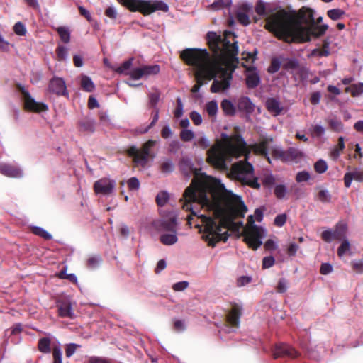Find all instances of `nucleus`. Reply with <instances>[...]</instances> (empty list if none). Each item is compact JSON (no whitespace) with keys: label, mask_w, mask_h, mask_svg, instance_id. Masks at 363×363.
Wrapping results in <instances>:
<instances>
[{"label":"nucleus","mask_w":363,"mask_h":363,"mask_svg":"<svg viewBox=\"0 0 363 363\" xmlns=\"http://www.w3.org/2000/svg\"><path fill=\"white\" fill-rule=\"evenodd\" d=\"M179 169L187 178L194 174L189 186H188L180 199L182 208L191 214L187 216V223L192 225L194 217L200 220V223H196L195 228L203 232L202 239L208 242V245L215 247L220 241L226 242L229 234L228 231L221 233L223 228H227L228 224L225 219H221L218 223L214 218L203 214H199L201 208H206L208 211H213L215 214L220 213V202L222 198L224 186L220 180L201 173V169L194 167L191 161L186 157L181 159Z\"/></svg>","instance_id":"obj_1"},{"label":"nucleus","mask_w":363,"mask_h":363,"mask_svg":"<svg viewBox=\"0 0 363 363\" xmlns=\"http://www.w3.org/2000/svg\"><path fill=\"white\" fill-rule=\"evenodd\" d=\"M206 39L214 58L211 57L206 49L186 48L180 55L185 64L196 69V83L191 88L193 93L198 92L205 81L212 79V93L227 90L230 86L233 73L239 63L238 48L235 43L230 44L213 31L207 33Z\"/></svg>","instance_id":"obj_2"},{"label":"nucleus","mask_w":363,"mask_h":363,"mask_svg":"<svg viewBox=\"0 0 363 363\" xmlns=\"http://www.w3.org/2000/svg\"><path fill=\"white\" fill-rule=\"evenodd\" d=\"M265 22V29L289 43L310 41L311 36L319 38L328 28L326 24L315 25L314 10L306 7L298 11L280 9L267 16Z\"/></svg>","instance_id":"obj_3"},{"label":"nucleus","mask_w":363,"mask_h":363,"mask_svg":"<svg viewBox=\"0 0 363 363\" xmlns=\"http://www.w3.org/2000/svg\"><path fill=\"white\" fill-rule=\"evenodd\" d=\"M250 150L247 145L240 135H235L231 138H228L225 145L217 144L213 145L207 151V162L216 169L227 170L226 160L228 157H240L245 156L243 160L234 163L229 173V176L242 183L248 175L254 172L252 164L248 162V155Z\"/></svg>","instance_id":"obj_4"},{"label":"nucleus","mask_w":363,"mask_h":363,"mask_svg":"<svg viewBox=\"0 0 363 363\" xmlns=\"http://www.w3.org/2000/svg\"><path fill=\"white\" fill-rule=\"evenodd\" d=\"M123 6L133 12H140L143 16H148L157 11H168L167 4L157 0H117Z\"/></svg>","instance_id":"obj_5"},{"label":"nucleus","mask_w":363,"mask_h":363,"mask_svg":"<svg viewBox=\"0 0 363 363\" xmlns=\"http://www.w3.org/2000/svg\"><path fill=\"white\" fill-rule=\"evenodd\" d=\"M156 144V141L153 140H148L143 144L140 149H138L135 146L130 147L126 153L128 157L133 158V162L136 166H141L145 167L149 160V158H153L154 155L151 153V148Z\"/></svg>","instance_id":"obj_6"},{"label":"nucleus","mask_w":363,"mask_h":363,"mask_svg":"<svg viewBox=\"0 0 363 363\" xmlns=\"http://www.w3.org/2000/svg\"><path fill=\"white\" fill-rule=\"evenodd\" d=\"M244 242L253 250H257L262 244L264 230L257 225L246 226L243 231Z\"/></svg>","instance_id":"obj_7"},{"label":"nucleus","mask_w":363,"mask_h":363,"mask_svg":"<svg viewBox=\"0 0 363 363\" xmlns=\"http://www.w3.org/2000/svg\"><path fill=\"white\" fill-rule=\"evenodd\" d=\"M16 88L23 96L24 108L26 111L33 113H40L45 112L48 110V106L45 104L35 101L23 86L18 84Z\"/></svg>","instance_id":"obj_8"},{"label":"nucleus","mask_w":363,"mask_h":363,"mask_svg":"<svg viewBox=\"0 0 363 363\" xmlns=\"http://www.w3.org/2000/svg\"><path fill=\"white\" fill-rule=\"evenodd\" d=\"M160 67L158 65H143L134 68L130 71L129 75L132 79L138 80L143 78H147L150 76L156 75L160 72Z\"/></svg>","instance_id":"obj_9"},{"label":"nucleus","mask_w":363,"mask_h":363,"mask_svg":"<svg viewBox=\"0 0 363 363\" xmlns=\"http://www.w3.org/2000/svg\"><path fill=\"white\" fill-rule=\"evenodd\" d=\"M347 233V225L344 223H337L333 231L325 230L321 233V238L326 242H330L333 240H342L345 238Z\"/></svg>","instance_id":"obj_10"},{"label":"nucleus","mask_w":363,"mask_h":363,"mask_svg":"<svg viewBox=\"0 0 363 363\" xmlns=\"http://www.w3.org/2000/svg\"><path fill=\"white\" fill-rule=\"evenodd\" d=\"M48 89L50 93L57 96H68L69 95L65 82L61 77H52L48 83Z\"/></svg>","instance_id":"obj_11"},{"label":"nucleus","mask_w":363,"mask_h":363,"mask_svg":"<svg viewBox=\"0 0 363 363\" xmlns=\"http://www.w3.org/2000/svg\"><path fill=\"white\" fill-rule=\"evenodd\" d=\"M115 182L108 178H102L94 184V190L96 194L108 195L115 187Z\"/></svg>","instance_id":"obj_12"},{"label":"nucleus","mask_w":363,"mask_h":363,"mask_svg":"<svg viewBox=\"0 0 363 363\" xmlns=\"http://www.w3.org/2000/svg\"><path fill=\"white\" fill-rule=\"evenodd\" d=\"M241 315L242 308L238 304L234 303L226 315L225 321L227 325L231 328H238Z\"/></svg>","instance_id":"obj_13"},{"label":"nucleus","mask_w":363,"mask_h":363,"mask_svg":"<svg viewBox=\"0 0 363 363\" xmlns=\"http://www.w3.org/2000/svg\"><path fill=\"white\" fill-rule=\"evenodd\" d=\"M252 4L242 3L238 6L236 18L242 26H246L250 23L249 13L252 11Z\"/></svg>","instance_id":"obj_14"},{"label":"nucleus","mask_w":363,"mask_h":363,"mask_svg":"<svg viewBox=\"0 0 363 363\" xmlns=\"http://www.w3.org/2000/svg\"><path fill=\"white\" fill-rule=\"evenodd\" d=\"M298 355V352L288 345L278 344L273 350V356L274 359H277L279 357L296 358Z\"/></svg>","instance_id":"obj_15"},{"label":"nucleus","mask_w":363,"mask_h":363,"mask_svg":"<svg viewBox=\"0 0 363 363\" xmlns=\"http://www.w3.org/2000/svg\"><path fill=\"white\" fill-rule=\"evenodd\" d=\"M272 142V138H264L259 143L250 145L248 150H252L255 155L267 157L269 152L268 147Z\"/></svg>","instance_id":"obj_16"},{"label":"nucleus","mask_w":363,"mask_h":363,"mask_svg":"<svg viewBox=\"0 0 363 363\" xmlns=\"http://www.w3.org/2000/svg\"><path fill=\"white\" fill-rule=\"evenodd\" d=\"M0 173L9 177L19 178L23 176L22 170L16 165L1 163Z\"/></svg>","instance_id":"obj_17"},{"label":"nucleus","mask_w":363,"mask_h":363,"mask_svg":"<svg viewBox=\"0 0 363 363\" xmlns=\"http://www.w3.org/2000/svg\"><path fill=\"white\" fill-rule=\"evenodd\" d=\"M246 70L248 74L246 75V85L248 89H255L260 83V77L257 72H255V67H247Z\"/></svg>","instance_id":"obj_18"},{"label":"nucleus","mask_w":363,"mask_h":363,"mask_svg":"<svg viewBox=\"0 0 363 363\" xmlns=\"http://www.w3.org/2000/svg\"><path fill=\"white\" fill-rule=\"evenodd\" d=\"M57 307L60 317L74 318V314L72 310L71 303L69 301H58Z\"/></svg>","instance_id":"obj_19"},{"label":"nucleus","mask_w":363,"mask_h":363,"mask_svg":"<svg viewBox=\"0 0 363 363\" xmlns=\"http://www.w3.org/2000/svg\"><path fill=\"white\" fill-rule=\"evenodd\" d=\"M266 108L267 111L274 116L280 115L284 109L280 101L275 98H269L267 99Z\"/></svg>","instance_id":"obj_20"},{"label":"nucleus","mask_w":363,"mask_h":363,"mask_svg":"<svg viewBox=\"0 0 363 363\" xmlns=\"http://www.w3.org/2000/svg\"><path fill=\"white\" fill-rule=\"evenodd\" d=\"M353 179L359 182H363V171L355 169L352 172H347L344 176L345 187L349 188Z\"/></svg>","instance_id":"obj_21"},{"label":"nucleus","mask_w":363,"mask_h":363,"mask_svg":"<svg viewBox=\"0 0 363 363\" xmlns=\"http://www.w3.org/2000/svg\"><path fill=\"white\" fill-rule=\"evenodd\" d=\"M78 126L80 131L94 133L95 130L94 121L87 117L81 119L78 123Z\"/></svg>","instance_id":"obj_22"},{"label":"nucleus","mask_w":363,"mask_h":363,"mask_svg":"<svg viewBox=\"0 0 363 363\" xmlns=\"http://www.w3.org/2000/svg\"><path fill=\"white\" fill-rule=\"evenodd\" d=\"M177 218L171 217L167 219L162 220L160 223V230L171 233H177Z\"/></svg>","instance_id":"obj_23"},{"label":"nucleus","mask_w":363,"mask_h":363,"mask_svg":"<svg viewBox=\"0 0 363 363\" xmlns=\"http://www.w3.org/2000/svg\"><path fill=\"white\" fill-rule=\"evenodd\" d=\"M238 108L240 111L246 113H252L254 111V105L247 96L241 97L238 101Z\"/></svg>","instance_id":"obj_24"},{"label":"nucleus","mask_w":363,"mask_h":363,"mask_svg":"<svg viewBox=\"0 0 363 363\" xmlns=\"http://www.w3.org/2000/svg\"><path fill=\"white\" fill-rule=\"evenodd\" d=\"M232 4L231 0H215L208 6V9L218 11L225 8H229Z\"/></svg>","instance_id":"obj_25"},{"label":"nucleus","mask_w":363,"mask_h":363,"mask_svg":"<svg viewBox=\"0 0 363 363\" xmlns=\"http://www.w3.org/2000/svg\"><path fill=\"white\" fill-rule=\"evenodd\" d=\"M160 240L164 245H172L178 241L177 233L162 234L160 237Z\"/></svg>","instance_id":"obj_26"},{"label":"nucleus","mask_w":363,"mask_h":363,"mask_svg":"<svg viewBox=\"0 0 363 363\" xmlns=\"http://www.w3.org/2000/svg\"><path fill=\"white\" fill-rule=\"evenodd\" d=\"M221 108L226 116H234L236 109L233 104L228 99H223L221 102Z\"/></svg>","instance_id":"obj_27"},{"label":"nucleus","mask_w":363,"mask_h":363,"mask_svg":"<svg viewBox=\"0 0 363 363\" xmlns=\"http://www.w3.org/2000/svg\"><path fill=\"white\" fill-rule=\"evenodd\" d=\"M81 87L86 92H91L94 90L95 85L89 77L82 75L81 79Z\"/></svg>","instance_id":"obj_28"},{"label":"nucleus","mask_w":363,"mask_h":363,"mask_svg":"<svg viewBox=\"0 0 363 363\" xmlns=\"http://www.w3.org/2000/svg\"><path fill=\"white\" fill-rule=\"evenodd\" d=\"M50 339L48 337H43L38 340V348L40 352L43 353H50Z\"/></svg>","instance_id":"obj_29"},{"label":"nucleus","mask_w":363,"mask_h":363,"mask_svg":"<svg viewBox=\"0 0 363 363\" xmlns=\"http://www.w3.org/2000/svg\"><path fill=\"white\" fill-rule=\"evenodd\" d=\"M285 162L293 161L302 156L301 152L294 147H289L287 150L285 151Z\"/></svg>","instance_id":"obj_30"},{"label":"nucleus","mask_w":363,"mask_h":363,"mask_svg":"<svg viewBox=\"0 0 363 363\" xmlns=\"http://www.w3.org/2000/svg\"><path fill=\"white\" fill-rule=\"evenodd\" d=\"M345 92L350 93L352 96H357L363 93V83L352 84L345 88Z\"/></svg>","instance_id":"obj_31"},{"label":"nucleus","mask_w":363,"mask_h":363,"mask_svg":"<svg viewBox=\"0 0 363 363\" xmlns=\"http://www.w3.org/2000/svg\"><path fill=\"white\" fill-rule=\"evenodd\" d=\"M61 40L65 43H68L70 40L69 30L65 26H60L56 29Z\"/></svg>","instance_id":"obj_32"},{"label":"nucleus","mask_w":363,"mask_h":363,"mask_svg":"<svg viewBox=\"0 0 363 363\" xmlns=\"http://www.w3.org/2000/svg\"><path fill=\"white\" fill-rule=\"evenodd\" d=\"M174 165L170 159H165L160 164V171L164 174L173 172Z\"/></svg>","instance_id":"obj_33"},{"label":"nucleus","mask_w":363,"mask_h":363,"mask_svg":"<svg viewBox=\"0 0 363 363\" xmlns=\"http://www.w3.org/2000/svg\"><path fill=\"white\" fill-rule=\"evenodd\" d=\"M345 13V11L340 9H333L327 11L328 16L333 21L341 19Z\"/></svg>","instance_id":"obj_34"},{"label":"nucleus","mask_w":363,"mask_h":363,"mask_svg":"<svg viewBox=\"0 0 363 363\" xmlns=\"http://www.w3.org/2000/svg\"><path fill=\"white\" fill-rule=\"evenodd\" d=\"M31 231L33 234L40 236L46 240H50L52 239V235L45 229L40 227H33Z\"/></svg>","instance_id":"obj_35"},{"label":"nucleus","mask_w":363,"mask_h":363,"mask_svg":"<svg viewBox=\"0 0 363 363\" xmlns=\"http://www.w3.org/2000/svg\"><path fill=\"white\" fill-rule=\"evenodd\" d=\"M316 198L322 203H329L331 199V195L328 190L320 189L316 195Z\"/></svg>","instance_id":"obj_36"},{"label":"nucleus","mask_w":363,"mask_h":363,"mask_svg":"<svg viewBox=\"0 0 363 363\" xmlns=\"http://www.w3.org/2000/svg\"><path fill=\"white\" fill-rule=\"evenodd\" d=\"M282 67L286 70L296 69L299 67V62L296 59H286Z\"/></svg>","instance_id":"obj_37"},{"label":"nucleus","mask_w":363,"mask_h":363,"mask_svg":"<svg viewBox=\"0 0 363 363\" xmlns=\"http://www.w3.org/2000/svg\"><path fill=\"white\" fill-rule=\"evenodd\" d=\"M133 60V58H130L123 62L118 67H117L116 72L119 74H129L130 72L128 73L126 72L130 68Z\"/></svg>","instance_id":"obj_38"},{"label":"nucleus","mask_w":363,"mask_h":363,"mask_svg":"<svg viewBox=\"0 0 363 363\" xmlns=\"http://www.w3.org/2000/svg\"><path fill=\"white\" fill-rule=\"evenodd\" d=\"M310 133L313 138H320L324 134L325 128L320 125H314L311 127Z\"/></svg>","instance_id":"obj_39"},{"label":"nucleus","mask_w":363,"mask_h":363,"mask_svg":"<svg viewBox=\"0 0 363 363\" xmlns=\"http://www.w3.org/2000/svg\"><path fill=\"white\" fill-rule=\"evenodd\" d=\"M101 262L100 256H92L88 258L86 261V267L89 269H96Z\"/></svg>","instance_id":"obj_40"},{"label":"nucleus","mask_w":363,"mask_h":363,"mask_svg":"<svg viewBox=\"0 0 363 363\" xmlns=\"http://www.w3.org/2000/svg\"><path fill=\"white\" fill-rule=\"evenodd\" d=\"M345 149V142H344V138L342 136H340L338 138V143L336 147L334 148V150L332 152V155L335 157H337L340 156L341 152Z\"/></svg>","instance_id":"obj_41"},{"label":"nucleus","mask_w":363,"mask_h":363,"mask_svg":"<svg viewBox=\"0 0 363 363\" xmlns=\"http://www.w3.org/2000/svg\"><path fill=\"white\" fill-rule=\"evenodd\" d=\"M155 200L159 206H164L169 200V194L166 191H160L157 195Z\"/></svg>","instance_id":"obj_42"},{"label":"nucleus","mask_w":363,"mask_h":363,"mask_svg":"<svg viewBox=\"0 0 363 363\" xmlns=\"http://www.w3.org/2000/svg\"><path fill=\"white\" fill-rule=\"evenodd\" d=\"M57 58L59 61H64L67 59V48L63 45H58L55 50Z\"/></svg>","instance_id":"obj_43"},{"label":"nucleus","mask_w":363,"mask_h":363,"mask_svg":"<svg viewBox=\"0 0 363 363\" xmlns=\"http://www.w3.org/2000/svg\"><path fill=\"white\" fill-rule=\"evenodd\" d=\"M206 110L210 116H216L218 111V104L216 101H211L206 105Z\"/></svg>","instance_id":"obj_44"},{"label":"nucleus","mask_w":363,"mask_h":363,"mask_svg":"<svg viewBox=\"0 0 363 363\" xmlns=\"http://www.w3.org/2000/svg\"><path fill=\"white\" fill-rule=\"evenodd\" d=\"M328 123L330 129L335 132H340L342 130V123L340 120L332 118L328 120Z\"/></svg>","instance_id":"obj_45"},{"label":"nucleus","mask_w":363,"mask_h":363,"mask_svg":"<svg viewBox=\"0 0 363 363\" xmlns=\"http://www.w3.org/2000/svg\"><path fill=\"white\" fill-rule=\"evenodd\" d=\"M314 169L318 174H323L328 169V164L323 160H318L314 164Z\"/></svg>","instance_id":"obj_46"},{"label":"nucleus","mask_w":363,"mask_h":363,"mask_svg":"<svg viewBox=\"0 0 363 363\" xmlns=\"http://www.w3.org/2000/svg\"><path fill=\"white\" fill-rule=\"evenodd\" d=\"M274 193L277 199H282L286 194V187L283 184L277 185L274 188Z\"/></svg>","instance_id":"obj_47"},{"label":"nucleus","mask_w":363,"mask_h":363,"mask_svg":"<svg viewBox=\"0 0 363 363\" xmlns=\"http://www.w3.org/2000/svg\"><path fill=\"white\" fill-rule=\"evenodd\" d=\"M281 67V62L277 58H273L271 60L269 67L267 69V72L271 74H274L278 72Z\"/></svg>","instance_id":"obj_48"},{"label":"nucleus","mask_w":363,"mask_h":363,"mask_svg":"<svg viewBox=\"0 0 363 363\" xmlns=\"http://www.w3.org/2000/svg\"><path fill=\"white\" fill-rule=\"evenodd\" d=\"M342 242L340 246L337 249V255L339 257H342L346 252L350 250V245L347 240L345 238L342 240Z\"/></svg>","instance_id":"obj_49"},{"label":"nucleus","mask_w":363,"mask_h":363,"mask_svg":"<svg viewBox=\"0 0 363 363\" xmlns=\"http://www.w3.org/2000/svg\"><path fill=\"white\" fill-rule=\"evenodd\" d=\"M241 184L255 189H259L260 188V184L258 182V179L257 177H254L253 179H248L247 177Z\"/></svg>","instance_id":"obj_50"},{"label":"nucleus","mask_w":363,"mask_h":363,"mask_svg":"<svg viewBox=\"0 0 363 363\" xmlns=\"http://www.w3.org/2000/svg\"><path fill=\"white\" fill-rule=\"evenodd\" d=\"M53 363H62V354L60 347L55 346L52 349Z\"/></svg>","instance_id":"obj_51"},{"label":"nucleus","mask_w":363,"mask_h":363,"mask_svg":"<svg viewBox=\"0 0 363 363\" xmlns=\"http://www.w3.org/2000/svg\"><path fill=\"white\" fill-rule=\"evenodd\" d=\"M127 184L130 191L138 190L140 185L139 180L135 177L130 178L127 182Z\"/></svg>","instance_id":"obj_52"},{"label":"nucleus","mask_w":363,"mask_h":363,"mask_svg":"<svg viewBox=\"0 0 363 363\" xmlns=\"http://www.w3.org/2000/svg\"><path fill=\"white\" fill-rule=\"evenodd\" d=\"M255 11L260 16H266L267 15L264 3L259 0L255 5Z\"/></svg>","instance_id":"obj_53"},{"label":"nucleus","mask_w":363,"mask_h":363,"mask_svg":"<svg viewBox=\"0 0 363 363\" xmlns=\"http://www.w3.org/2000/svg\"><path fill=\"white\" fill-rule=\"evenodd\" d=\"M160 93L157 90H156L154 92L150 93L149 94L150 105L152 107L155 108L157 104L158 103V101L160 100Z\"/></svg>","instance_id":"obj_54"},{"label":"nucleus","mask_w":363,"mask_h":363,"mask_svg":"<svg viewBox=\"0 0 363 363\" xmlns=\"http://www.w3.org/2000/svg\"><path fill=\"white\" fill-rule=\"evenodd\" d=\"M272 155L274 159L280 160L283 162H285V158H286L285 151H284L281 149H279V148H274L272 150Z\"/></svg>","instance_id":"obj_55"},{"label":"nucleus","mask_w":363,"mask_h":363,"mask_svg":"<svg viewBox=\"0 0 363 363\" xmlns=\"http://www.w3.org/2000/svg\"><path fill=\"white\" fill-rule=\"evenodd\" d=\"M14 33L21 36H23L26 33V29L23 23L17 22L13 26Z\"/></svg>","instance_id":"obj_56"},{"label":"nucleus","mask_w":363,"mask_h":363,"mask_svg":"<svg viewBox=\"0 0 363 363\" xmlns=\"http://www.w3.org/2000/svg\"><path fill=\"white\" fill-rule=\"evenodd\" d=\"M288 288V282L286 279L281 278L279 280L276 290L278 293H284Z\"/></svg>","instance_id":"obj_57"},{"label":"nucleus","mask_w":363,"mask_h":363,"mask_svg":"<svg viewBox=\"0 0 363 363\" xmlns=\"http://www.w3.org/2000/svg\"><path fill=\"white\" fill-rule=\"evenodd\" d=\"M194 137V134L190 130H183L180 133V138L184 142L191 141Z\"/></svg>","instance_id":"obj_58"},{"label":"nucleus","mask_w":363,"mask_h":363,"mask_svg":"<svg viewBox=\"0 0 363 363\" xmlns=\"http://www.w3.org/2000/svg\"><path fill=\"white\" fill-rule=\"evenodd\" d=\"M310 179V174L306 171L299 172L296 174V181L297 182H307Z\"/></svg>","instance_id":"obj_59"},{"label":"nucleus","mask_w":363,"mask_h":363,"mask_svg":"<svg viewBox=\"0 0 363 363\" xmlns=\"http://www.w3.org/2000/svg\"><path fill=\"white\" fill-rule=\"evenodd\" d=\"M79 345L71 343L67 345L65 349V354L67 357H70L75 352L76 349L79 347Z\"/></svg>","instance_id":"obj_60"},{"label":"nucleus","mask_w":363,"mask_h":363,"mask_svg":"<svg viewBox=\"0 0 363 363\" xmlns=\"http://www.w3.org/2000/svg\"><path fill=\"white\" fill-rule=\"evenodd\" d=\"M275 259L272 256L265 257L262 259V268L267 269L274 264Z\"/></svg>","instance_id":"obj_61"},{"label":"nucleus","mask_w":363,"mask_h":363,"mask_svg":"<svg viewBox=\"0 0 363 363\" xmlns=\"http://www.w3.org/2000/svg\"><path fill=\"white\" fill-rule=\"evenodd\" d=\"M177 107L174 110V117L180 118L183 114V104L180 98L177 99Z\"/></svg>","instance_id":"obj_62"},{"label":"nucleus","mask_w":363,"mask_h":363,"mask_svg":"<svg viewBox=\"0 0 363 363\" xmlns=\"http://www.w3.org/2000/svg\"><path fill=\"white\" fill-rule=\"evenodd\" d=\"M286 221V214H279L275 217L274 224L277 227H282Z\"/></svg>","instance_id":"obj_63"},{"label":"nucleus","mask_w":363,"mask_h":363,"mask_svg":"<svg viewBox=\"0 0 363 363\" xmlns=\"http://www.w3.org/2000/svg\"><path fill=\"white\" fill-rule=\"evenodd\" d=\"M322 51V55L324 57H328L330 55V41L328 39H325L323 41L322 48L320 49Z\"/></svg>","instance_id":"obj_64"}]
</instances>
